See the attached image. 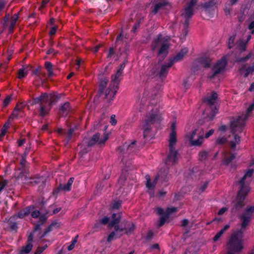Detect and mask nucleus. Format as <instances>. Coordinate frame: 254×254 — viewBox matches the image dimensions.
I'll return each instance as SVG.
<instances>
[{"mask_svg": "<svg viewBox=\"0 0 254 254\" xmlns=\"http://www.w3.org/2000/svg\"><path fill=\"white\" fill-rule=\"evenodd\" d=\"M9 123L8 122H6L1 128V132L0 133V141L1 140V138H2L4 136L6 132H7V130L9 127Z\"/></svg>", "mask_w": 254, "mask_h": 254, "instance_id": "30", "label": "nucleus"}, {"mask_svg": "<svg viewBox=\"0 0 254 254\" xmlns=\"http://www.w3.org/2000/svg\"><path fill=\"white\" fill-rule=\"evenodd\" d=\"M168 217L169 216L167 215L166 213L164 216H162L160 219L159 226H161L162 225H163L164 224L165 222L168 218Z\"/></svg>", "mask_w": 254, "mask_h": 254, "instance_id": "38", "label": "nucleus"}, {"mask_svg": "<svg viewBox=\"0 0 254 254\" xmlns=\"http://www.w3.org/2000/svg\"><path fill=\"white\" fill-rule=\"evenodd\" d=\"M116 92L117 90L115 89H112L110 88L107 89L105 92V95L106 96L107 101L110 103L114 98Z\"/></svg>", "mask_w": 254, "mask_h": 254, "instance_id": "17", "label": "nucleus"}, {"mask_svg": "<svg viewBox=\"0 0 254 254\" xmlns=\"http://www.w3.org/2000/svg\"><path fill=\"white\" fill-rule=\"evenodd\" d=\"M165 3H159L157 4L153 9L154 12L156 13L160 9H161L164 5H165Z\"/></svg>", "mask_w": 254, "mask_h": 254, "instance_id": "39", "label": "nucleus"}, {"mask_svg": "<svg viewBox=\"0 0 254 254\" xmlns=\"http://www.w3.org/2000/svg\"><path fill=\"white\" fill-rule=\"evenodd\" d=\"M7 184V182L5 180L0 183V191H1V190L4 188Z\"/></svg>", "mask_w": 254, "mask_h": 254, "instance_id": "51", "label": "nucleus"}, {"mask_svg": "<svg viewBox=\"0 0 254 254\" xmlns=\"http://www.w3.org/2000/svg\"><path fill=\"white\" fill-rule=\"evenodd\" d=\"M18 18V13L15 14L12 16L10 24L8 26V29L10 33L12 32V31H13V29L16 23Z\"/></svg>", "mask_w": 254, "mask_h": 254, "instance_id": "21", "label": "nucleus"}, {"mask_svg": "<svg viewBox=\"0 0 254 254\" xmlns=\"http://www.w3.org/2000/svg\"><path fill=\"white\" fill-rule=\"evenodd\" d=\"M254 211V207H250L246 210L242 216V228H245L249 224Z\"/></svg>", "mask_w": 254, "mask_h": 254, "instance_id": "12", "label": "nucleus"}, {"mask_svg": "<svg viewBox=\"0 0 254 254\" xmlns=\"http://www.w3.org/2000/svg\"><path fill=\"white\" fill-rule=\"evenodd\" d=\"M249 29L250 30H251L252 31H251V33L252 34H254V21H252L251 22V23L250 24V25H249V27H248Z\"/></svg>", "mask_w": 254, "mask_h": 254, "instance_id": "50", "label": "nucleus"}, {"mask_svg": "<svg viewBox=\"0 0 254 254\" xmlns=\"http://www.w3.org/2000/svg\"><path fill=\"white\" fill-rule=\"evenodd\" d=\"M48 112V110L45 109L43 106H41L40 108V114L41 116L45 115Z\"/></svg>", "mask_w": 254, "mask_h": 254, "instance_id": "43", "label": "nucleus"}, {"mask_svg": "<svg viewBox=\"0 0 254 254\" xmlns=\"http://www.w3.org/2000/svg\"><path fill=\"white\" fill-rule=\"evenodd\" d=\"M47 248V246L45 245L44 247H39L37 249V251L34 254H40L42 253Z\"/></svg>", "mask_w": 254, "mask_h": 254, "instance_id": "42", "label": "nucleus"}, {"mask_svg": "<svg viewBox=\"0 0 254 254\" xmlns=\"http://www.w3.org/2000/svg\"><path fill=\"white\" fill-rule=\"evenodd\" d=\"M125 67V63H124L122 64H121V65H120V68H119L118 70H119V71H122V72H123V70H124V69Z\"/></svg>", "mask_w": 254, "mask_h": 254, "instance_id": "62", "label": "nucleus"}, {"mask_svg": "<svg viewBox=\"0 0 254 254\" xmlns=\"http://www.w3.org/2000/svg\"><path fill=\"white\" fill-rule=\"evenodd\" d=\"M69 110V105L68 103H64L60 109V111L63 115H66Z\"/></svg>", "mask_w": 254, "mask_h": 254, "instance_id": "31", "label": "nucleus"}, {"mask_svg": "<svg viewBox=\"0 0 254 254\" xmlns=\"http://www.w3.org/2000/svg\"><path fill=\"white\" fill-rule=\"evenodd\" d=\"M234 39H235V37H231L229 40V42H228V46L229 48H231L232 46V44H233L234 43Z\"/></svg>", "mask_w": 254, "mask_h": 254, "instance_id": "52", "label": "nucleus"}, {"mask_svg": "<svg viewBox=\"0 0 254 254\" xmlns=\"http://www.w3.org/2000/svg\"><path fill=\"white\" fill-rule=\"evenodd\" d=\"M108 138V134H104L102 137H100V135L98 133H97L94 135L88 142L85 140V143H87V145L88 146H91L96 143L99 145H101L104 144Z\"/></svg>", "mask_w": 254, "mask_h": 254, "instance_id": "11", "label": "nucleus"}, {"mask_svg": "<svg viewBox=\"0 0 254 254\" xmlns=\"http://www.w3.org/2000/svg\"><path fill=\"white\" fill-rule=\"evenodd\" d=\"M207 183H204L201 187H199V191L200 192L203 191L205 190V189L207 188Z\"/></svg>", "mask_w": 254, "mask_h": 254, "instance_id": "49", "label": "nucleus"}, {"mask_svg": "<svg viewBox=\"0 0 254 254\" xmlns=\"http://www.w3.org/2000/svg\"><path fill=\"white\" fill-rule=\"evenodd\" d=\"M122 73V71L117 70L116 74L112 76V80L115 82H119L120 80V77H121Z\"/></svg>", "mask_w": 254, "mask_h": 254, "instance_id": "34", "label": "nucleus"}, {"mask_svg": "<svg viewBox=\"0 0 254 254\" xmlns=\"http://www.w3.org/2000/svg\"><path fill=\"white\" fill-rule=\"evenodd\" d=\"M76 242H77L76 240H75V239L73 240L72 241L71 244L68 247V248H67L68 250L69 251L72 250L74 248L75 244H76Z\"/></svg>", "mask_w": 254, "mask_h": 254, "instance_id": "45", "label": "nucleus"}, {"mask_svg": "<svg viewBox=\"0 0 254 254\" xmlns=\"http://www.w3.org/2000/svg\"><path fill=\"white\" fill-rule=\"evenodd\" d=\"M249 90L250 91H253L254 90V82L252 83L251 85L249 88Z\"/></svg>", "mask_w": 254, "mask_h": 254, "instance_id": "64", "label": "nucleus"}, {"mask_svg": "<svg viewBox=\"0 0 254 254\" xmlns=\"http://www.w3.org/2000/svg\"><path fill=\"white\" fill-rule=\"evenodd\" d=\"M108 82V80L106 77H103L100 81V90L103 91L104 88L106 87Z\"/></svg>", "mask_w": 254, "mask_h": 254, "instance_id": "33", "label": "nucleus"}, {"mask_svg": "<svg viewBox=\"0 0 254 254\" xmlns=\"http://www.w3.org/2000/svg\"><path fill=\"white\" fill-rule=\"evenodd\" d=\"M169 46L166 39L161 35L159 36L157 39L155 40L152 44V50L158 49V54L159 55L164 56L167 53Z\"/></svg>", "mask_w": 254, "mask_h": 254, "instance_id": "7", "label": "nucleus"}, {"mask_svg": "<svg viewBox=\"0 0 254 254\" xmlns=\"http://www.w3.org/2000/svg\"><path fill=\"white\" fill-rule=\"evenodd\" d=\"M253 170L249 169L239 182L240 190L236 199L233 202V210H237L242 206L245 197L249 191L248 185L252 181Z\"/></svg>", "mask_w": 254, "mask_h": 254, "instance_id": "2", "label": "nucleus"}, {"mask_svg": "<svg viewBox=\"0 0 254 254\" xmlns=\"http://www.w3.org/2000/svg\"><path fill=\"white\" fill-rule=\"evenodd\" d=\"M224 160L225 163L228 164L233 159H234L235 157V155L234 154H231L230 156H228L227 155L224 154Z\"/></svg>", "mask_w": 254, "mask_h": 254, "instance_id": "35", "label": "nucleus"}, {"mask_svg": "<svg viewBox=\"0 0 254 254\" xmlns=\"http://www.w3.org/2000/svg\"><path fill=\"white\" fill-rule=\"evenodd\" d=\"M188 50L187 48H185L182 49L180 52L174 58L173 60L172 61L173 63L174 62H178L181 60L188 53Z\"/></svg>", "mask_w": 254, "mask_h": 254, "instance_id": "18", "label": "nucleus"}, {"mask_svg": "<svg viewBox=\"0 0 254 254\" xmlns=\"http://www.w3.org/2000/svg\"><path fill=\"white\" fill-rule=\"evenodd\" d=\"M150 249L152 250L154 249H157L159 250V246L158 244H155L152 246H150Z\"/></svg>", "mask_w": 254, "mask_h": 254, "instance_id": "57", "label": "nucleus"}, {"mask_svg": "<svg viewBox=\"0 0 254 254\" xmlns=\"http://www.w3.org/2000/svg\"><path fill=\"white\" fill-rule=\"evenodd\" d=\"M186 1L187 6L182 15L181 22L183 29V35H182L181 37V39L184 38L187 34L188 30L187 27L189 24V19L193 14V6L196 2L197 0H186Z\"/></svg>", "mask_w": 254, "mask_h": 254, "instance_id": "5", "label": "nucleus"}, {"mask_svg": "<svg viewBox=\"0 0 254 254\" xmlns=\"http://www.w3.org/2000/svg\"><path fill=\"white\" fill-rule=\"evenodd\" d=\"M29 213V210L28 209L23 210V211L19 212L17 217L19 218H23L24 216L27 215Z\"/></svg>", "mask_w": 254, "mask_h": 254, "instance_id": "36", "label": "nucleus"}, {"mask_svg": "<svg viewBox=\"0 0 254 254\" xmlns=\"http://www.w3.org/2000/svg\"><path fill=\"white\" fill-rule=\"evenodd\" d=\"M227 60L225 57L222 58L213 66V72L209 74V78L213 79L218 74L222 72L226 67Z\"/></svg>", "mask_w": 254, "mask_h": 254, "instance_id": "10", "label": "nucleus"}, {"mask_svg": "<svg viewBox=\"0 0 254 254\" xmlns=\"http://www.w3.org/2000/svg\"><path fill=\"white\" fill-rule=\"evenodd\" d=\"M189 221L187 219H184L182 221V225L183 226H186L188 224Z\"/></svg>", "mask_w": 254, "mask_h": 254, "instance_id": "63", "label": "nucleus"}, {"mask_svg": "<svg viewBox=\"0 0 254 254\" xmlns=\"http://www.w3.org/2000/svg\"><path fill=\"white\" fill-rule=\"evenodd\" d=\"M156 212L158 214H162L163 212V210L161 208H157L156 209Z\"/></svg>", "mask_w": 254, "mask_h": 254, "instance_id": "59", "label": "nucleus"}, {"mask_svg": "<svg viewBox=\"0 0 254 254\" xmlns=\"http://www.w3.org/2000/svg\"><path fill=\"white\" fill-rule=\"evenodd\" d=\"M6 4V1L4 0H0V12L3 9Z\"/></svg>", "mask_w": 254, "mask_h": 254, "instance_id": "46", "label": "nucleus"}, {"mask_svg": "<svg viewBox=\"0 0 254 254\" xmlns=\"http://www.w3.org/2000/svg\"><path fill=\"white\" fill-rule=\"evenodd\" d=\"M251 36L249 35L248 36L247 41L246 42H243L242 41H240L238 44L239 48L241 51H244L246 49V46L247 44V43L248 42V41L251 39Z\"/></svg>", "mask_w": 254, "mask_h": 254, "instance_id": "29", "label": "nucleus"}, {"mask_svg": "<svg viewBox=\"0 0 254 254\" xmlns=\"http://www.w3.org/2000/svg\"><path fill=\"white\" fill-rule=\"evenodd\" d=\"M61 210V208L60 207H58L54 209L52 212H51L50 211L48 212L49 213H50L51 215L55 214L57 213H58L60 210Z\"/></svg>", "mask_w": 254, "mask_h": 254, "instance_id": "54", "label": "nucleus"}, {"mask_svg": "<svg viewBox=\"0 0 254 254\" xmlns=\"http://www.w3.org/2000/svg\"><path fill=\"white\" fill-rule=\"evenodd\" d=\"M145 179L146 180V187L148 191L151 193L154 190L156 182L158 179V177L156 176L153 181H151L149 175H146Z\"/></svg>", "mask_w": 254, "mask_h": 254, "instance_id": "15", "label": "nucleus"}, {"mask_svg": "<svg viewBox=\"0 0 254 254\" xmlns=\"http://www.w3.org/2000/svg\"><path fill=\"white\" fill-rule=\"evenodd\" d=\"M122 227L124 228V233L130 234L135 229L134 225L131 222H127L124 225L121 223Z\"/></svg>", "mask_w": 254, "mask_h": 254, "instance_id": "19", "label": "nucleus"}, {"mask_svg": "<svg viewBox=\"0 0 254 254\" xmlns=\"http://www.w3.org/2000/svg\"><path fill=\"white\" fill-rule=\"evenodd\" d=\"M254 108V103L249 107L245 114L238 116L231 121L230 128H227L224 125L221 126L219 128L220 136L217 139L216 142L218 144H223L228 141L231 144V147L234 148L240 140V137L236 133L242 131L246 120Z\"/></svg>", "mask_w": 254, "mask_h": 254, "instance_id": "1", "label": "nucleus"}, {"mask_svg": "<svg viewBox=\"0 0 254 254\" xmlns=\"http://www.w3.org/2000/svg\"><path fill=\"white\" fill-rule=\"evenodd\" d=\"M110 123L112 125H115L117 124V121L115 119V115H113L110 118Z\"/></svg>", "mask_w": 254, "mask_h": 254, "instance_id": "47", "label": "nucleus"}, {"mask_svg": "<svg viewBox=\"0 0 254 254\" xmlns=\"http://www.w3.org/2000/svg\"><path fill=\"white\" fill-rule=\"evenodd\" d=\"M17 116H18V109H17V107H16L15 108L14 111L13 112V113H12L11 116L10 117L9 119H8V120L7 121V122H8L10 124V120L11 119H13L14 117H16Z\"/></svg>", "mask_w": 254, "mask_h": 254, "instance_id": "40", "label": "nucleus"}, {"mask_svg": "<svg viewBox=\"0 0 254 254\" xmlns=\"http://www.w3.org/2000/svg\"><path fill=\"white\" fill-rule=\"evenodd\" d=\"M173 64V62L171 61L169 63L162 65L160 70L157 71V74H158L160 76L165 75L167 74L168 69L170 68Z\"/></svg>", "mask_w": 254, "mask_h": 254, "instance_id": "16", "label": "nucleus"}, {"mask_svg": "<svg viewBox=\"0 0 254 254\" xmlns=\"http://www.w3.org/2000/svg\"><path fill=\"white\" fill-rule=\"evenodd\" d=\"M124 149L127 148V152L129 153L131 152H134L135 150V148L134 147V143L132 142L129 145L125 144L123 146Z\"/></svg>", "mask_w": 254, "mask_h": 254, "instance_id": "32", "label": "nucleus"}, {"mask_svg": "<svg viewBox=\"0 0 254 254\" xmlns=\"http://www.w3.org/2000/svg\"><path fill=\"white\" fill-rule=\"evenodd\" d=\"M153 236V234L152 232L150 231L147 233V235L146 236V239L147 240H150L152 238Z\"/></svg>", "mask_w": 254, "mask_h": 254, "instance_id": "58", "label": "nucleus"}, {"mask_svg": "<svg viewBox=\"0 0 254 254\" xmlns=\"http://www.w3.org/2000/svg\"><path fill=\"white\" fill-rule=\"evenodd\" d=\"M207 156V152L206 151H202L199 154V158L201 160H204L206 158Z\"/></svg>", "mask_w": 254, "mask_h": 254, "instance_id": "44", "label": "nucleus"}, {"mask_svg": "<svg viewBox=\"0 0 254 254\" xmlns=\"http://www.w3.org/2000/svg\"><path fill=\"white\" fill-rule=\"evenodd\" d=\"M227 210V208L226 207H223L218 212V214L221 215L223 214Z\"/></svg>", "mask_w": 254, "mask_h": 254, "instance_id": "53", "label": "nucleus"}, {"mask_svg": "<svg viewBox=\"0 0 254 254\" xmlns=\"http://www.w3.org/2000/svg\"><path fill=\"white\" fill-rule=\"evenodd\" d=\"M31 216L33 218H39V220L41 223H43L46 219V217L45 215H40L39 211H34L32 214Z\"/></svg>", "mask_w": 254, "mask_h": 254, "instance_id": "24", "label": "nucleus"}, {"mask_svg": "<svg viewBox=\"0 0 254 254\" xmlns=\"http://www.w3.org/2000/svg\"><path fill=\"white\" fill-rule=\"evenodd\" d=\"M203 128L198 127L195 128L190 137V141L191 145L199 146L203 141Z\"/></svg>", "mask_w": 254, "mask_h": 254, "instance_id": "6", "label": "nucleus"}, {"mask_svg": "<svg viewBox=\"0 0 254 254\" xmlns=\"http://www.w3.org/2000/svg\"><path fill=\"white\" fill-rule=\"evenodd\" d=\"M121 201H116L113 203L112 207L114 209H118L121 206Z\"/></svg>", "mask_w": 254, "mask_h": 254, "instance_id": "48", "label": "nucleus"}, {"mask_svg": "<svg viewBox=\"0 0 254 254\" xmlns=\"http://www.w3.org/2000/svg\"><path fill=\"white\" fill-rule=\"evenodd\" d=\"M147 110L149 111V113L143 125L144 136L147 135L150 132L151 129L150 125L155 122L159 121L161 118L158 105H155L154 106L151 105L148 106Z\"/></svg>", "mask_w": 254, "mask_h": 254, "instance_id": "4", "label": "nucleus"}, {"mask_svg": "<svg viewBox=\"0 0 254 254\" xmlns=\"http://www.w3.org/2000/svg\"><path fill=\"white\" fill-rule=\"evenodd\" d=\"M217 98V94L216 93L212 92L210 94H208L205 98V101L209 105H212L215 103Z\"/></svg>", "mask_w": 254, "mask_h": 254, "instance_id": "20", "label": "nucleus"}, {"mask_svg": "<svg viewBox=\"0 0 254 254\" xmlns=\"http://www.w3.org/2000/svg\"><path fill=\"white\" fill-rule=\"evenodd\" d=\"M57 28L56 27H52L50 30L49 34L51 35H54L56 32Z\"/></svg>", "mask_w": 254, "mask_h": 254, "instance_id": "56", "label": "nucleus"}, {"mask_svg": "<svg viewBox=\"0 0 254 254\" xmlns=\"http://www.w3.org/2000/svg\"><path fill=\"white\" fill-rule=\"evenodd\" d=\"M170 151L168 155L166 164L168 165L174 164L178 158V154L175 149L169 148Z\"/></svg>", "mask_w": 254, "mask_h": 254, "instance_id": "13", "label": "nucleus"}, {"mask_svg": "<svg viewBox=\"0 0 254 254\" xmlns=\"http://www.w3.org/2000/svg\"><path fill=\"white\" fill-rule=\"evenodd\" d=\"M175 129V124L173 123L171 126V131L169 139V148L175 149L174 146L177 142L176 133Z\"/></svg>", "mask_w": 254, "mask_h": 254, "instance_id": "14", "label": "nucleus"}, {"mask_svg": "<svg viewBox=\"0 0 254 254\" xmlns=\"http://www.w3.org/2000/svg\"><path fill=\"white\" fill-rule=\"evenodd\" d=\"M101 46V45H97L96 47H95L94 49H91L92 51L94 53H96L99 50L100 47Z\"/></svg>", "mask_w": 254, "mask_h": 254, "instance_id": "60", "label": "nucleus"}, {"mask_svg": "<svg viewBox=\"0 0 254 254\" xmlns=\"http://www.w3.org/2000/svg\"><path fill=\"white\" fill-rule=\"evenodd\" d=\"M73 182V178H71L68 181L66 185H60L59 189L64 191H69L70 190L71 186Z\"/></svg>", "mask_w": 254, "mask_h": 254, "instance_id": "23", "label": "nucleus"}, {"mask_svg": "<svg viewBox=\"0 0 254 254\" xmlns=\"http://www.w3.org/2000/svg\"><path fill=\"white\" fill-rule=\"evenodd\" d=\"M254 71V63L253 65L249 67H248L246 69H242L241 70V72L242 74H243L245 77H247L250 73H252Z\"/></svg>", "mask_w": 254, "mask_h": 254, "instance_id": "26", "label": "nucleus"}, {"mask_svg": "<svg viewBox=\"0 0 254 254\" xmlns=\"http://www.w3.org/2000/svg\"><path fill=\"white\" fill-rule=\"evenodd\" d=\"M177 210H178L176 207H172L171 208H168L166 210V214L167 215L169 216L172 213L177 212Z\"/></svg>", "mask_w": 254, "mask_h": 254, "instance_id": "37", "label": "nucleus"}, {"mask_svg": "<svg viewBox=\"0 0 254 254\" xmlns=\"http://www.w3.org/2000/svg\"><path fill=\"white\" fill-rule=\"evenodd\" d=\"M11 102V97H7L4 100L3 103V106L6 107Z\"/></svg>", "mask_w": 254, "mask_h": 254, "instance_id": "41", "label": "nucleus"}, {"mask_svg": "<svg viewBox=\"0 0 254 254\" xmlns=\"http://www.w3.org/2000/svg\"><path fill=\"white\" fill-rule=\"evenodd\" d=\"M214 130L213 129H211L208 132H207L205 135V138H208L209 136H210L214 133Z\"/></svg>", "mask_w": 254, "mask_h": 254, "instance_id": "55", "label": "nucleus"}, {"mask_svg": "<svg viewBox=\"0 0 254 254\" xmlns=\"http://www.w3.org/2000/svg\"><path fill=\"white\" fill-rule=\"evenodd\" d=\"M121 218L120 213H113L111 218L108 217H104L99 221V223L106 224L109 223V225L115 227V232H112L108 237V241L111 242L114 239L119 238L124 234V228L122 224L118 225Z\"/></svg>", "mask_w": 254, "mask_h": 254, "instance_id": "3", "label": "nucleus"}, {"mask_svg": "<svg viewBox=\"0 0 254 254\" xmlns=\"http://www.w3.org/2000/svg\"><path fill=\"white\" fill-rule=\"evenodd\" d=\"M28 74V70L27 67H22L20 68L18 71V78L21 79L25 77Z\"/></svg>", "mask_w": 254, "mask_h": 254, "instance_id": "27", "label": "nucleus"}, {"mask_svg": "<svg viewBox=\"0 0 254 254\" xmlns=\"http://www.w3.org/2000/svg\"><path fill=\"white\" fill-rule=\"evenodd\" d=\"M32 248V245L29 242L25 247H23L20 251V254H27L29 253Z\"/></svg>", "mask_w": 254, "mask_h": 254, "instance_id": "25", "label": "nucleus"}, {"mask_svg": "<svg viewBox=\"0 0 254 254\" xmlns=\"http://www.w3.org/2000/svg\"><path fill=\"white\" fill-rule=\"evenodd\" d=\"M230 225H226L221 230L218 232L214 237L213 240L214 242L217 241L223 235L224 232L229 229Z\"/></svg>", "mask_w": 254, "mask_h": 254, "instance_id": "22", "label": "nucleus"}, {"mask_svg": "<svg viewBox=\"0 0 254 254\" xmlns=\"http://www.w3.org/2000/svg\"><path fill=\"white\" fill-rule=\"evenodd\" d=\"M59 97L57 95L47 94L43 93L40 96L37 98H33L32 100L29 101L27 103L28 106L29 105H33L34 104L39 103L41 102L48 103L50 104L57 101Z\"/></svg>", "mask_w": 254, "mask_h": 254, "instance_id": "8", "label": "nucleus"}, {"mask_svg": "<svg viewBox=\"0 0 254 254\" xmlns=\"http://www.w3.org/2000/svg\"><path fill=\"white\" fill-rule=\"evenodd\" d=\"M218 0H212L204 4L202 9V14L207 15L208 17L213 16L216 13V4Z\"/></svg>", "mask_w": 254, "mask_h": 254, "instance_id": "9", "label": "nucleus"}, {"mask_svg": "<svg viewBox=\"0 0 254 254\" xmlns=\"http://www.w3.org/2000/svg\"><path fill=\"white\" fill-rule=\"evenodd\" d=\"M47 53L48 54H56V52L55 51V50L53 49H49L47 52Z\"/></svg>", "mask_w": 254, "mask_h": 254, "instance_id": "61", "label": "nucleus"}, {"mask_svg": "<svg viewBox=\"0 0 254 254\" xmlns=\"http://www.w3.org/2000/svg\"><path fill=\"white\" fill-rule=\"evenodd\" d=\"M45 68L48 72L49 76H51L53 74L52 70V64L49 62H46L45 64Z\"/></svg>", "mask_w": 254, "mask_h": 254, "instance_id": "28", "label": "nucleus"}]
</instances>
